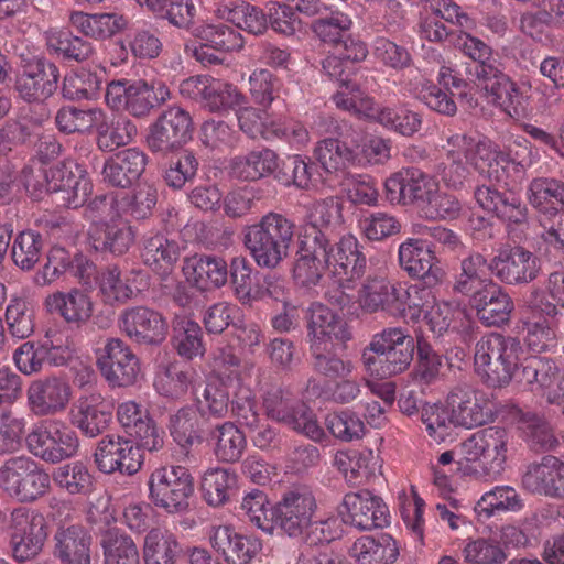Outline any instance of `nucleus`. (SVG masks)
I'll list each match as a JSON object with an SVG mask.
<instances>
[{"instance_id": "nucleus-1", "label": "nucleus", "mask_w": 564, "mask_h": 564, "mask_svg": "<svg viewBox=\"0 0 564 564\" xmlns=\"http://www.w3.org/2000/svg\"><path fill=\"white\" fill-rule=\"evenodd\" d=\"M294 223L279 213H268L247 227L243 242L259 268L276 269L288 258L294 238Z\"/></svg>"}, {"instance_id": "nucleus-2", "label": "nucleus", "mask_w": 564, "mask_h": 564, "mask_svg": "<svg viewBox=\"0 0 564 564\" xmlns=\"http://www.w3.org/2000/svg\"><path fill=\"white\" fill-rule=\"evenodd\" d=\"M264 415L314 442H323L326 434L313 410L291 389L279 382H265L260 388Z\"/></svg>"}, {"instance_id": "nucleus-3", "label": "nucleus", "mask_w": 564, "mask_h": 564, "mask_svg": "<svg viewBox=\"0 0 564 564\" xmlns=\"http://www.w3.org/2000/svg\"><path fill=\"white\" fill-rule=\"evenodd\" d=\"M334 102L339 109L369 119L401 135L411 137L422 126V118L417 112L404 107L378 105L359 85L351 83L341 85V89L334 96Z\"/></svg>"}, {"instance_id": "nucleus-4", "label": "nucleus", "mask_w": 564, "mask_h": 564, "mask_svg": "<svg viewBox=\"0 0 564 564\" xmlns=\"http://www.w3.org/2000/svg\"><path fill=\"white\" fill-rule=\"evenodd\" d=\"M522 354L523 346L518 338L490 333L476 343L475 369L488 386L506 387L513 380Z\"/></svg>"}, {"instance_id": "nucleus-5", "label": "nucleus", "mask_w": 564, "mask_h": 564, "mask_svg": "<svg viewBox=\"0 0 564 564\" xmlns=\"http://www.w3.org/2000/svg\"><path fill=\"white\" fill-rule=\"evenodd\" d=\"M25 186L35 197L43 193L62 192L69 208L84 206L91 194V184L84 171L73 161L58 163L50 169H40L37 174L26 178Z\"/></svg>"}, {"instance_id": "nucleus-6", "label": "nucleus", "mask_w": 564, "mask_h": 564, "mask_svg": "<svg viewBox=\"0 0 564 564\" xmlns=\"http://www.w3.org/2000/svg\"><path fill=\"white\" fill-rule=\"evenodd\" d=\"M171 98L169 87L160 80L111 82L105 95L113 110H124L134 118H147L151 111Z\"/></svg>"}, {"instance_id": "nucleus-7", "label": "nucleus", "mask_w": 564, "mask_h": 564, "mask_svg": "<svg viewBox=\"0 0 564 564\" xmlns=\"http://www.w3.org/2000/svg\"><path fill=\"white\" fill-rule=\"evenodd\" d=\"M149 498L167 513L181 514L189 509L194 479L187 468L166 465L155 468L148 480Z\"/></svg>"}, {"instance_id": "nucleus-8", "label": "nucleus", "mask_w": 564, "mask_h": 564, "mask_svg": "<svg viewBox=\"0 0 564 564\" xmlns=\"http://www.w3.org/2000/svg\"><path fill=\"white\" fill-rule=\"evenodd\" d=\"M28 451L50 464H57L78 452L79 438L62 420H42L35 423L25 436Z\"/></svg>"}, {"instance_id": "nucleus-9", "label": "nucleus", "mask_w": 564, "mask_h": 564, "mask_svg": "<svg viewBox=\"0 0 564 564\" xmlns=\"http://www.w3.org/2000/svg\"><path fill=\"white\" fill-rule=\"evenodd\" d=\"M51 477L29 456L7 459L0 466V488L20 502H33L50 489Z\"/></svg>"}, {"instance_id": "nucleus-10", "label": "nucleus", "mask_w": 564, "mask_h": 564, "mask_svg": "<svg viewBox=\"0 0 564 564\" xmlns=\"http://www.w3.org/2000/svg\"><path fill=\"white\" fill-rule=\"evenodd\" d=\"M530 204L540 212L543 239L557 250L564 249L563 230L564 186L554 178H535L528 188Z\"/></svg>"}, {"instance_id": "nucleus-11", "label": "nucleus", "mask_w": 564, "mask_h": 564, "mask_svg": "<svg viewBox=\"0 0 564 564\" xmlns=\"http://www.w3.org/2000/svg\"><path fill=\"white\" fill-rule=\"evenodd\" d=\"M509 434L503 427L490 426L474 433L462 443L463 454L468 460H480L477 478L496 480L505 468L507 460Z\"/></svg>"}, {"instance_id": "nucleus-12", "label": "nucleus", "mask_w": 564, "mask_h": 564, "mask_svg": "<svg viewBox=\"0 0 564 564\" xmlns=\"http://www.w3.org/2000/svg\"><path fill=\"white\" fill-rule=\"evenodd\" d=\"M317 509V500L311 489L292 488L275 505L274 522L289 536L299 538L312 527Z\"/></svg>"}, {"instance_id": "nucleus-13", "label": "nucleus", "mask_w": 564, "mask_h": 564, "mask_svg": "<svg viewBox=\"0 0 564 564\" xmlns=\"http://www.w3.org/2000/svg\"><path fill=\"white\" fill-rule=\"evenodd\" d=\"M192 134L193 120L189 112L173 106L150 124L147 144L152 152L166 155L187 143Z\"/></svg>"}, {"instance_id": "nucleus-14", "label": "nucleus", "mask_w": 564, "mask_h": 564, "mask_svg": "<svg viewBox=\"0 0 564 564\" xmlns=\"http://www.w3.org/2000/svg\"><path fill=\"white\" fill-rule=\"evenodd\" d=\"M413 288L399 282H391L386 276H368L359 292V304L362 311L376 313L384 311L391 315H402L411 308Z\"/></svg>"}, {"instance_id": "nucleus-15", "label": "nucleus", "mask_w": 564, "mask_h": 564, "mask_svg": "<svg viewBox=\"0 0 564 564\" xmlns=\"http://www.w3.org/2000/svg\"><path fill=\"white\" fill-rule=\"evenodd\" d=\"M447 144L462 149L464 158L481 176L496 183L503 181L505 164L509 163V159L491 140L454 134L447 139Z\"/></svg>"}, {"instance_id": "nucleus-16", "label": "nucleus", "mask_w": 564, "mask_h": 564, "mask_svg": "<svg viewBox=\"0 0 564 564\" xmlns=\"http://www.w3.org/2000/svg\"><path fill=\"white\" fill-rule=\"evenodd\" d=\"M384 188L392 204L416 206L421 210L436 191L437 181L420 169L405 167L388 177Z\"/></svg>"}, {"instance_id": "nucleus-17", "label": "nucleus", "mask_w": 564, "mask_h": 564, "mask_svg": "<svg viewBox=\"0 0 564 564\" xmlns=\"http://www.w3.org/2000/svg\"><path fill=\"white\" fill-rule=\"evenodd\" d=\"M97 366L112 387L132 386L140 373L139 359L131 348L119 338H108L97 351Z\"/></svg>"}, {"instance_id": "nucleus-18", "label": "nucleus", "mask_w": 564, "mask_h": 564, "mask_svg": "<svg viewBox=\"0 0 564 564\" xmlns=\"http://www.w3.org/2000/svg\"><path fill=\"white\" fill-rule=\"evenodd\" d=\"M340 514L344 522L364 531L384 528L390 523L387 505L380 497L368 490L346 494Z\"/></svg>"}, {"instance_id": "nucleus-19", "label": "nucleus", "mask_w": 564, "mask_h": 564, "mask_svg": "<svg viewBox=\"0 0 564 564\" xmlns=\"http://www.w3.org/2000/svg\"><path fill=\"white\" fill-rule=\"evenodd\" d=\"M94 456L98 469L105 474L120 471L133 475L143 463L140 446L119 435L104 436L99 441Z\"/></svg>"}, {"instance_id": "nucleus-20", "label": "nucleus", "mask_w": 564, "mask_h": 564, "mask_svg": "<svg viewBox=\"0 0 564 564\" xmlns=\"http://www.w3.org/2000/svg\"><path fill=\"white\" fill-rule=\"evenodd\" d=\"M447 405L452 412L455 426L473 429L494 420L495 404L471 387L456 386L447 397Z\"/></svg>"}, {"instance_id": "nucleus-21", "label": "nucleus", "mask_w": 564, "mask_h": 564, "mask_svg": "<svg viewBox=\"0 0 564 564\" xmlns=\"http://www.w3.org/2000/svg\"><path fill=\"white\" fill-rule=\"evenodd\" d=\"M120 329L139 345H160L166 338L169 325L162 313L148 306L126 308L119 316Z\"/></svg>"}, {"instance_id": "nucleus-22", "label": "nucleus", "mask_w": 564, "mask_h": 564, "mask_svg": "<svg viewBox=\"0 0 564 564\" xmlns=\"http://www.w3.org/2000/svg\"><path fill=\"white\" fill-rule=\"evenodd\" d=\"M112 419V406L98 390L85 391L73 403L69 422L83 435L94 438L102 434Z\"/></svg>"}, {"instance_id": "nucleus-23", "label": "nucleus", "mask_w": 564, "mask_h": 564, "mask_svg": "<svg viewBox=\"0 0 564 564\" xmlns=\"http://www.w3.org/2000/svg\"><path fill=\"white\" fill-rule=\"evenodd\" d=\"M59 70L57 66L44 58L28 62L19 74L15 89L19 96L28 101H43L57 89Z\"/></svg>"}, {"instance_id": "nucleus-24", "label": "nucleus", "mask_w": 564, "mask_h": 564, "mask_svg": "<svg viewBox=\"0 0 564 564\" xmlns=\"http://www.w3.org/2000/svg\"><path fill=\"white\" fill-rule=\"evenodd\" d=\"M69 384L58 377L33 381L26 391L28 405L36 416H50L63 412L70 400Z\"/></svg>"}, {"instance_id": "nucleus-25", "label": "nucleus", "mask_w": 564, "mask_h": 564, "mask_svg": "<svg viewBox=\"0 0 564 564\" xmlns=\"http://www.w3.org/2000/svg\"><path fill=\"white\" fill-rule=\"evenodd\" d=\"M307 337L310 348L344 344L351 338L348 325L327 306L313 303L307 312Z\"/></svg>"}, {"instance_id": "nucleus-26", "label": "nucleus", "mask_w": 564, "mask_h": 564, "mask_svg": "<svg viewBox=\"0 0 564 564\" xmlns=\"http://www.w3.org/2000/svg\"><path fill=\"white\" fill-rule=\"evenodd\" d=\"M325 240L318 236H300L299 249L292 268V276L296 284L305 288L316 285L327 268Z\"/></svg>"}, {"instance_id": "nucleus-27", "label": "nucleus", "mask_w": 564, "mask_h": 564, "mask_svg": "<svg viewBox=\"0 0 564 564\" xmlns=\"http://www.w3.org/2000/svg\"><path fill=\"white\" fill-rule=\"evenodd\" d=\"M117 419L141 447L153 452L163 446V432L156 427L148 412L135 401L129 400L120 403L117 408Z\"/></svg>"}, {"instance_id": "nucleus-28", "label": "nucleus", "mask_w": 564, "mask_h": 564, "mask_svg": "<svg viewBox=\"0 0 564 564\" xmlns=\"http://www.w3.org/2000/svg\"><path fill=\"white\" fill-rule=\"evenodd\" d=\"M489 269L505 283H528L539 272L536 257L522 247L501 249L491 260Z\"/></svg>"}, {"instance_id": "nucleus-29", "label": "nucleus", "mask_w": 564, "mask_h": 564, "mask_svg": "<svg viewBox=\"0 0 564 564\" xmlns=\"http://www.w3.org/2000/svg\"><path fill=\"white\" fill-rule=\"evenodd\" d=\"M478 321L487 326H501L509 322L513 301L497 283H487L469 299Z\"/></svg>"}, {"instance_id": "nucleus-30", "label": "nucleus", "mask_w": 564, "mask_h": 564, "mask_svg": "<svg viewBox=\"0 0 564 564\" xmlns=\"http://www.w3.org/2000/svg\"><path fill=\"white\" fill-rule=\"evenodd\" d=\"M324 261L327 268L337 275L359 279L366 270V256L360 251L359 242L352 235L343 236L335 245L329 237L325 239Z\"/></svg>"}, {"instance_id": "nucleus-31", "label": "nucleus", "mask_w": 564, "mask_h": 564, "mask_svg": "<svg viewBox=\"0 0 564 564\" xmlns=\"http://www.w3.org/2000/svg\"><path fill=\"white\" fill-rule=\"evenodd\" d=\"M209 540L228 564H249L261 550L257 538L241 535L229 525L214 527Z\"/></svg>"}, {"instance_id": "nucleus-32", "label": "nucleus", "mask_w": 564, "mask_h": 564, "mask_svg": "<svg viewBox=\"0 0 564 564\" xmlns=\"http://www.w3.org/2000/svg\"><path fill=\"white\" fill-rule=\"evenodd\" d=\"M399 263L410 276L421 279L426 288L438 284L443 279L442 269L419 239L409 238L400 245Z\"/></svg>"}, {"instance_id": "nucleus-33", "label": "nucleus", "mask_w": 564, "mask_h": 564, "mask_svg": "<svg viewBox=\"0 0 564 564\" xmlns=\"http://www.w3.org/2000/svg\"><path fill=\"white\" fill-rule=\"evenodd\" d=\"M134 238L132 227L122 218L93 224L88 232L89 243L96 251L115 256L126 253L133 245Z\"/></svg>"}, {"instance_id": "nucleus-34", "label": "nucleus", "mask_w": 564, "mask_h": 564, "mask_svg": "<svg viewBox=\"0 0 564 564\" xmlns=\"http://www.w3.org/2000/svg\"><path fill=\"white\" fill-rule=\"evenodd\" d=\"M186 280L199 290L224 286L228 281V265L224 258L214 254H195L183 265Z\"/></svg>"}, {"instance_id": "nucleus-35", "label": "nucleus", "mask_w": 564, "mask_h": 564, "mask_svg": "<svg viewBox=\"0 0 564 564\" xmlns=\"http://www.w3.org/2000/svg\"><path fill=\"white\" fill-rule=\"evenodd\" d=\"M145 154L137 148L122 150L108 159L102 169V181L113 187H129L143 173Z\"/></svg>"}, {"instance_id": "nucleus-36", "label": "nucleus", "mask_w": 564, "mask_h": 564, "mask_svg": "<svg viewBox=\"0 0 564 564\" xmlns=\"http://www.w3.org/2000/svg\"><path fill=\"white\" fill-rule=\"evenodd\" d=\"M563 463L555 456H544L540 463L528 466L522 476L523 487L536 494L560 497L563 487Z\"/></svg>"}, {"instance_id": "nucleus-37", "label": "nucleus", "mask_w": 564, "mask_h": 564, "mask_svg": "<svg viewBox=\"0 0 564 564\" xmlns=\"http://www.w3.org/2000/svg\"><path fill=\"white\" fill-rule=\"evenodd\" d=\"M414 296L420 300L416 302L413 297L410 311H414L412 317L420 316L423 313L424 321L431 332L435 335H442L446 332L454 318L457 306L445 301L437 302L432 293L431 286L419 289L413 286Z\"/></svg>"}, {"instance_id": "nucleus-38", "label": "nucleus", "mask_w": 564, "mask_h": 564, "mask_svg": "<svg viewBox=\"0 0 564 564\" xmlns=\"http://www.w3.org/2000/svg\"><path fill=\"white\" fill-rule=\"evenodd\" d=\"M54 541V555L61 564H90L91 538L82 525L59 528Z\"/></svg>"}, {"instance_id": "nucleus-39", "label": "nucleus", "mask_w": 564, "mask_h": 564, "mask_svg": "<svg viewBox=\"0 0 564 564\" xmlns=\"http://www.w3.org/2000/svg\"><path fill=\"white\" fill-rule=\"evenodd\" d=\"M358 564H391L399 556L397 541L388 533L362 535L349 549Z\"/></svg>"}, {"instance_id": "nucleus-40", "label": "nucleus", "mask_w": 564, "mask_h": 564, "mask_svg": "<svg viewBox=\"0 0 564 564\" xmlns=\"http://www.w3.org/2000/svg\"><path fill=\"white\" fill-rule=\"evenodd\" d=\"M69 23L85 36L105 40L127 29L128 19L119 13L89 14L75 11L69 15Z\"/></svg>"}, {"instance_id": "nucleus-41", "label": "nucleus", "mask_w": 564, "mask_h": 564, "mask_svg": "<svg viewBox=\"0 0 564 564\" xmlns=\"http://www.w3.org/2000/svg\"><path fill=\"white\" fill-rule=\"evenodd\" d=\"M278 166L276 153L264 148L231 159L229 173L241 181H257L272 174Z\"/></svg>"}, {"instance_id": "nucleus-42", "label": "nucleus", "mask_w": 564, "mask_h": 564, "mask_svg": "<svg viewBox=\"0 0 564 564\" xmlns=\"http://www.w3.org/2000/svg\"><path fill=\"white\" fill-rule=\"evenodd\" d=\"M44 304L50 313H57L67 323L77 325L88 321L93 313L89 296L77 289L68 293H53L45 299Z\"/></svg>"}, {"instance_id": "nucleus-43", "label": "nucleus", "mask_w": 564, "mask_h": 564, "mask_svg": "<svg viewBox=\"0 0 564 564\" xmlns=\"http://www.w3.org/2000/svg\"><path fill=\"white\" fill-rule=\"evenodd\" d=\"M334 465L345 476L347 481L357 485L370 478L378 465V457L372 449L338 451L334 457Z\"/></svg>"}, {"instance_id": "nucleus-44", "label": "nucleus", "mask_w": 564, "mask_h": 564, "mask_svg": "<svg viewBox=\"0 0 564 564\" xmlns=\"http://www.w3.org/2000/svg\"><path fill=\"white\" fill-rule=\"evenodd\" d=\"M181 551L176 535L166 529L154 528L144 538L145 564H175Z\"/></svg>"}, {"instance_id": "nucleus-45", "label": "nucleus", "mask_w": 564, "mask_h": 564, "mask_svg": "<svg viewBox=\"0 0 564 564\" xmlns=\"http://www.w3.org/2000/svg\"><path fill=\"white\" fill-rule=\"evenodd\" d=\"M172 345L187 360L203 357L206 351L199 324L185 316H177L173 321Z\"/></svg>"}, {"instance_id": "nucleus-46", "label": "nucleus", "mask_w": 564, "mask_h": 564, "mask_svg": "<svg viewBox=\"0 0 564 564\" xmlns=\"http://www.w3.org/2000/svg\"><path fill=\"white\" fill-rule=\"evenodd\" d=\"M414 340L411 337L403 344H399L393 351H388L384 357L362 355L366 368L380 378L391 377L403 372L410 366L413 359Z\"/></svg>"}, {"instance_id": "nucleus-47", "label": "nucleus", "mask_w": 564, "mask_h": 564, "mask_svg": "<svg viewBox=\"0 0 564 564\" xmlns=\"http://www.w3.org/2000/svg\"><path fill=\"white\" fill-rule=\"evenodd\" d=\"M489 264L480 253H471L460 262V273L456 275L453 290L471 297L487 283H495L487 276Z\"/></svg>"}, {"instance_id": "nucleus-48", "label": "nucleus", "mask_w": 564, "mask_h": 564, "mask_svg": "<svg viewBox=\"0 0 564 564\" xmlns=\"http://www.w3.org/2000/svg\"><path fill=\"white\" fill-rule=\"evenodd\" d=\"M158 19L166 20L180 29H189L194 22L196 9L192 0H135Z\"/></svg>"}, {"instance_id": "nucleus-49", "label": "nucleus", "mask_w": 564, "mask_h": 564, "mask_svg": "<svg viewBox=\"0 0 564 564\" xmlns=\"http://www.w3.org/2000/svg\"><path fill=\"white\" fill-rule=\"evenodd\" d=\"M196 378L197 372L193 368L170 364L156 373L154 387L161 395L180 399L187 393Z\"/></svg>"}, {"instance_id": "nucleus-50", "label": "nucleus", "mask_w": 564, "mask_h": 564, "mask_svg": "<svg viewBox=\"0 0 564 564\" xmlns=\"http://www.w3.org/2000/svg\"><path fill=\"white\" fill-rule=\"evenodd\" d=\"M341 206L334 197L315 202L307 214V223L300 236H318V239L328 238L327 229L340 221Z\"/></svg>"}, {"instance_id": "nucleus-51", "label": "nucleus", "mask_w": 564, "mask_h": 564, "mask_svg": "<svg viewBox=\"0 0 564 564\" xmlns=\"http://www.w3.org/2000/svg\"><path fill=\"white\" fill-rule=\"evenodd\" d=\"M180 246L163 235L149 238L142 251L143 262L159 273L169 272L180 258Z\"/></svg>"}, {"instance_id": "nucleus-52", "label": "nucleus", "mask_w": 564, "mask_h": 564, "mask_svg": "<svg viewBox=\"0 0 564 564\" xmlns=\"http://www.w3.org/2000/svg\"><path fill=\"white\" fill-rule=\"evenodd\" d=\"M95 129L97 131L98 148L107 152L128 144L138 132L135 124L127 118L109 122L102 109L101 118L97 120Z\"/></svg>"}, {"instance_id": "nucleus-53", "label": "nucleus", "mask_w": 564, "mask_h": 564, "mask_svg": "<svg viewBox=\"0 0 564 564\" xmlns=\"http://www.w3.org/2000/svg\"><path fill=\"white\" fill-rule=\"evenodd\" d=\"M487 98L512 119L518 120L529 115L530 97L510 77L495 89H491Z\"/></svg>"}, {"instance_id": "nucleus-54", "label": "nucleus", "mask_w": 564, "mask_h": 564, "mask_svg": "<svg viewBox=\"0 0 564 564\" xmlns=\"http://www.w3.org/2000/svg\"><path fill=\"white\" fill-rule=\"evenodd\" d=\"M118 194L116 205L121 218L129 215L134 219H145L152 214L158 200V191L149 183H140L131 193Z\"/></svg>"}, {"instance_id": "nucleus-55", "label": "nucleus", "mask_w": 564, "mask_h": 564, "mask_svg": "<svg viewBox=\"0 0 564 564\" xmlns=\"http://www.w3.org/2000/svg\"><path fill=\"white\" fill-rule=\"evenodd\" d=\"M105 564H140L138 547L130 535L112 528L101 538Z\"/></svg>"}, {"instance_id": "nucleus-56", "label": "nucleus", "mask_w": 564, "mask_h": 564, "mask_svg": "<svg viewBox=\"0 0 564 564\" xmlns=\"http://www.w3.org/2000/svg\"><path fill=\"white\" fill-rule=\"evenodd\" d=\"M45 41L48 50L67 59L83 62L94 53L90 42L65 30L50 29L45 32Z\"/></svg>"}, {"instance_id": "nucleus-57", "label": "nucleus", "mask_w": 564, "mask_h": 564, "mask_svg": "<svg viewBox=\"0 0 564 564\" xmlns=\"http://www.w3.org/2000/svg\"><path fill=\"white\" fill-rule=\"evenodd\" d=\"M216 441L215 454L218 459L235 463L242 456L247 441L245 434L231 422L218 425L213 434Z\"/></svg>"}, {"instance_id": "nucleus-58", "label": "nucleus", "mask_w": 564, "mask_h": 564, "mask_svg": "<svg viewBox=\"0 0 564 564\" xmlns=\"http://www.w3.org/2000/svg\"><path fill=\"white\" fill-rule=\"evenodd\" d=\"M56 486L70 495H85L93 487V477L83 462H72L56 467L52 473Z\"/></svg>"}, {"instance_id": "nucleus-59", "label": "nucleus", "mask_w": 564, "mask_h": 564, "mask_svg": "<svg viewBox=\"0 0 564 564\" xmlns=\"http://www.w3.org/2000/svg\"><path fill=\"white\" fill-rule=\"evenodd\" d=\"M223 13L228 21L253 35L263 34L268 29L267 14L260 8L245 1L226 4Z\"/></svg>"}, {"instance_id": "nucleus-60", "label": "nucleus", "mask_w": 564, "mask_h": 564, "mask_svg": "<svg viewBox=\"0 0 564 564\" xmlns=\"http://www.w3.org/2000/svg\"><path fill=\"white\" fill-rule=\"evenodd\" d=\"M237 484L236 475L228 469L214 468L204 474L202 491L210 506L218 507L228 501Z\"/></svg>"}, {"instance_id": "nucleus-61", "label": "nucleus", "mask_w": 564, "mask_h": 564, "mask_svg": "<svg viewBox=\"0 0 564 564\" xmlns=\"http://www.w3.org/2000/svg\"><path fill=\"white\" fill-rule=\"evenodd\" d=\"M519 429L524 433L530 445L536 451L552 449L556 444L551 426L538 415L516 409Z\"/></svg>"}, {"instance_id": "nucleus-62", "label": "nucleus", "mask_w": 564, "mask_h": 564, "mask_svg": "<svg viewBox=\"0 0 564 564\" xmlns=\"http://www.w3.org/2000/svg\"><path fill=\"white\" fill-rule=\"evenodd\" d=\"M28 421L8 408H0V456L20 449L26 436Z\"/></svg>"}, {"instance_id": "nucleus-63", "label": "nucleus", "mask_w": 564, "mask_h": 564, "mask_svg": "<svg viewBox=\"0 0 564 564\" xmlns=\"http://www.w3.org/2000/svg\"><path fill=\"white\" fill-rule=\"evenodd\" d=\"M199 415L198 410L191 405L170 415V434L180 446L188 447L199 438Z\"/></svg>"}, {"instance_id": "nucleus-64", "label": "nucleus", "mask_w": 564, "mask_h": 564, "mask_svg": "<svg viewBox=\"0 0 564 564\" xmlns=\"http://www.w3.org/2000/svg\"><path fill=\"white\" fill-rule=\"evenodd\" d=\"M101 90L99 77L86 69L68 73L63 80L62 94L69 100L96 99Z\"/></svg>"}]
</instances>
